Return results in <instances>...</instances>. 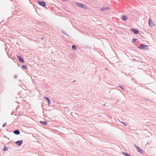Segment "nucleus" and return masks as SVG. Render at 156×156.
<instances>
[{"label":"nucleus","instance_id":"obj_1","mask_svg":"<svg viewBox=\"0 0 156 156\" xmlns=\"http://www.w3.org/2000/svg\"><path fill=\"white\" fill-rule=\"evenodd\" d=\"M148 46L141 44L138 48L140 49H148Z\"/></svg>","mask_w":156,"mask_h":156},{"label":"nucleus","instance_id":"obj_2","mask_svg":"<svg viewBox=\"0 0 156 156\" xmlns=\"http://www.w3.org/2000/svg\"><path fill=\"white\" fill-rule=\"evenodd\" d=\"M135 146L138 152L141 154H143V153L144 151L140 147L137 146L136 145H135Z\"/></svg>","mask_w":156,"mask_h":156},{"label":"nucleus","instance_id":"obj_3","mask_svg":"<svg viewBox=\"0 0 156 156\" xmlns=\"http://www.w3.org/2000/svg\"><path fill=\"white\" fill-rule=\"evenodd\" d=\"M149 24L150 27H153L154 26L153 22L152 21L151 19H149L148 22Z\"/></svg>","mask_w":156,"mask_h":156},{"label":"nucleus","instance_id":"obj_4","mask_svg":"<svg viewBox=\"0 0 156 156\" xmlns=\"http://www.w3.org/2000/svg\"><path fill=\"white\" fill-rule=\"evenodd\" d=\"M37 3L41 5L44 7L46 5L45 3L44 2H38Z\"/></svg>","mask_w":156,"mask_h":156},{"label":"nucleus","instance_id":"obj_5","mask_svg":"<svg viewBox=\"0 0 156 156\" xmlns=\"http://www.w3.org/2000/svg\"><path fill=\"white\" fill-rule=\"evenodd\" d=\"M131 31H133L134 33L136 34H137L138 33V31L134 29L133 28H132L130 30Z\"/></svg>","mask_w":156,"mask_h":156},{"label":"nucleus","instance_id":"obj_6","mask_svg":"<svg viewBox=\"0 0 156 156\" xmlns=\"http://www.w3.org/2000/svg\"><path fill=\"white\" fill-rule=\"evenodd\" d=\"M23 142L22 140L18 141L16 142V144L18 145L19 146H20L21 145Z\"/></svg>","mask_w":156,"mask_h":156},{"label":"nucleus","instance_id":"obj_7","mask_svg":"<svg viewBox=\"0 0 156 156\" xmlns=\"http://www.w3.org/2000/svg\"><path fill=\"white\" fill-rule=\"evenodd\" d=\"M17 57L19 58V61L20 62H24V60L22 57H20L19 56H17Z\"/></svg>","mask_w":156,"mask_h":156},{"label":"nucleus","instance_id":"obj_8","mask_svg":"<svg viewBox=\"0 0 156 156\" xmlns=\"http://www.w3.org/2000/svg\"><path fill=\"white\" fill-rule=\"evenodd\" d=\"M110 8L109 7H103L101 9V10L102 11L109 10Z\"/></svg>","mask_w":156,"mask_h":156},{"label":"nucleus","instance_id":"obj_9","mask_svg":"<svg viewBox=\"0 0 156 156\" xmlns=\"http://www.w3.org/2000/svg\"><path fill=\"white\" fill-rule=\"evenodd\" d=\"M127 17L126 16V15H123L122 17V20H126L127 19Z\"/></svg>","mask_w":156,"mask_h":156},{"label":"nucleus","instance_id":"obj_10","mask_svg":"<svg viewBox=\"0 0 156 156\" xmlns=\"http://www.w3.org/2000/svg\"><path fill=\"white\" fill-rule=\"evenodd\" d=\"M13 133L16 134L18 135L20 134V132L18 130H16L13 132Z\"/></svg>","mask_w":156,"mask_h":156},{"label":"nucleus","instance_id":"obj_11","mask_svg":"<svg viewBox=\"0 0 156 156\" xmlns=\"http://www.w3.org/2000/svg\"><path fill=\"white\" fill-rule=\"evenodd\" d=\"M45 99H46L48 101V105H50V101L49 99L48 98V97H45Z\"/></svg>","mask_w":156,"mask_h":156},{"label":"nucleus","instance_id":"obj_12","mask_svg":"<svg viewBox=\"0 0 156 156\" xmlns=\"http://www.w3.org/2000/svg\"><path fill=\"white\" fill-rule=\"evenodd\" d=\"M40 123H42V124H43L44 125H46L47 124V122H45V121H41L40 122Z\"/></svg>","mask_w":156,"mask_h":156},{"label":"nucleus","instance_id":"obj_13","mask_svg":"<svg viewBox=\"0 0 156 156\" xmlns=\"http://www.w3.org/2000/svg\"><path fill=\"white\" fill-rule=\"evenodd\" d=\"M79 6L80 7H82V8H84V7L85 6V5L80 4L79 5Z\"/></svg>","mask_w":156,"mask_h":156},{"label":"nucleus","instance_id":"obj_14","mask_svg":"<svg viewBox=\"0 0 156 156\" xmlns=\"http://www.w3.org/2000/svg\"><path fill=\"white\" fill-rule=\"evenodd\" d=\"M72 48L73 49H76L77 48L76 47V46L74 45H73L72 46Z\"/></svg>","mask_w":156,"mask_h":156},{"label":"nucleus","instance_id":"obj_15","mask_svg":"<svg viewBox=\"0 0 156 156\" xmlns=\"http://www.w3.org/2000/svg\"><path fill=\"white\" fill-rule=\"evenodd\" d=\"M123 153L124 155H125L126 156H129V154L126 152H123Z\"/></svg>","mask_w":156,"mask_h":156},{"label":"nucleus","instance_id":"obj_16","mask_svg":"<svg viewBox=\"0 0 156 156\" xmlns=\"http://www.w3.org/2000/svg\"><path fill=\"white\" fill-rule=\"evenodd\" d=\"M123 153L124 155H125L126 156H129V154L126 152H123Z\"/></svg>","mask_w":156,"mask_h":156},{"label":"nucleus","instance_id":"obj_17","mask_svg":"<svg viewBox=\"0 0 156 156\" xmlns=\"http://www.w3.org/2000/svg\"><path fill=\"white\" fill-rule=\"evenodd\" d=\"M22 67H23V68L25 69H27V66H26V65H23Z\"/></svg>","mask_w":156,"mask_h":156},{"label":"nucleus","instance_id":"obj_18","mask_svg":"<svg viewBox=\"0 0 156 156\" xmlns=\"http://www.w3.org/2000/svg\"><path fill=\"white\" fill-rule=\"evenodd\" d=\"M8 149L7 148V147H6V146H5L4 147V148H3V151H6Z\"/></svg>","mask_w":156,"mask_h":156},{"label":"nucleus","instance_id":"obj_19","mask_svg":"<svg viewBox=\"0 0 156 156\" xmlns=\"http://www.w3.org/2000/svg\"><path fill=\"white\" fill-rule=\"evenodd\" d=\"M6 126V123H5L4 124H3L2 126L3 127Z\"/></svg>","mask_w":156,"mask_h":156},{"label":"nucleus","instance_id":"obj_20","mask_svg":"<svg viewBox=\"0 0 156 156\" xmlns=\"http://www.w3.org/2000/svg\"><path fill=\"white\" fill-rule=\"evenodd\" d=\"M136 39H133V43H135L136 42Z\"/></svg>","mask_w":156,"mask_h":156},{"label":"nucleus","instance_id":"obj_21","mask_svg":"<svg viewBox=\"0 0 156 156\" xmlns=\"http://www.w3.org/2000/svg\"><path fill=\"white\" fill-rule=\"evenodd\" d=\"M122 123V124H124V125L125 126H126V123H125L123 122H121Z\"/></svg>","mask_w":156,"mask_h":156},{"label":"nucleus","instance_id":"obj_22","mask_svg":"<svg viewBox=\"0 0 156 156\" xmlns=\"http://www.w3.org/2000/svg\"><path fill=\"white\" fill-rule=\"evenodd\" d=\"M62 1H67V0H62Z\"/></svg>","mask_w":156,"mask_h":156},{"label":"nucleus","instance_id":"obj_23","mask_svg":"<svg viewBox=\"0 0 156 156\" xmlns=\"http://www.w3.org/2000/svg\"><path fill=\"white\" fill-rule=\"evenodd\" d=\"M129 156H131L130 155H129Z\"/></svg>","mask_w":156,"mask_h":156}]
</instances>
